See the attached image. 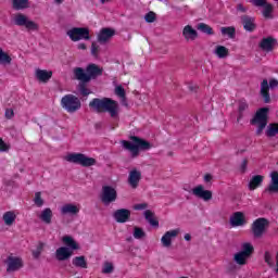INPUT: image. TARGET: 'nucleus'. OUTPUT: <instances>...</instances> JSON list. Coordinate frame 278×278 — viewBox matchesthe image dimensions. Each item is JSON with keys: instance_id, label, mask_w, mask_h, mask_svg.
Here are the masks:
<instances>
[{"instance_id": "obj_7", "label": "nucleus", "mask_w": 278, "mask_h": 278, "mask_svg": "<svg viewBox=\"0 0 278 278\" xmlns=\"http://www.w3.org/2000/svg\"><path fill=\"white\" fill-rule=\"evenodd\" d=\"M67 162H71L72 164H79L80 166H84L85 168H88L90 166H94L97 164V160L94 157L87 156L84 153H72L66 156Z\"/></svg>"}, {"instance_id": "obj_43", "label": "nucleus", "mask_w": 278, "mask_h": 278, "mask_svg": "<svg viewBox=\"0 0 278 278\" xmlns=\"http://www.w3.org/2000/svg\"><path fill=\"white\" fill-rule=\"evenodd\" d=\"M34 203L37 207H42V205H45V200H42L40 191L35 193Z\"/></svg>"}, {"instance_id": "obj_54", "label": "nucleus", "mask_w": 278, "mask_h": 278, "mask_svg": "<svg viewBox=\"0 0 278 278\" xmlns=\"http://www.w3.org/2000/svg\"><path fill=\"white\" fill-rule=\"evenodd\" d=\"M237 10L239 11V12H247V8H244V5H242V3H239L238 5H237Z\"/></svg>"}, {"instance_id": "obj_3", "label": "nucleus", "mask_w": 278, "mask_h": 278, "mask_svg": "<svg viewBox=\"0 0 278 278\" xmlns=\"http://www.w3.org/2000/svg\"><path fill=\"white\" fill-rule=\"evenodd\" d=\"M129 139L131 141L122 140L121 144L123 149L130 151L131 157H138L140 155V151H149V149H153V144H151V142L138 136H130Z\"/></svg>"}, {"instance_id": "obj_25", "label": "nucleus", "mask_w": 278, "mask_h": 278, "mask_svg": "<svg viewBox=\"0 0 278 278\" xmlns=\"http://www.w3.org/2000/svg\"><path fill=\"white\" fill-rule=\"evenodd\" d=\"M182 36L185 38V40H195L199 38V33H197V30L194 28H192V26L187 25L184 27L182 29Z\"/></svg>"}, {"instance_id": "obj_22", "label": "nucleus", "mask_w": 278, "mask_h": 278, "mask_svg": "<svg viewBox=\"0 0 278 278\" xmlns=\"http://www.w3.org/2000/svg\"><path fill=\"white\" fill-rule=\"evenodd\" d=\"M35 77L38 79L41 84H47L49 79L53 77V72L52 71H47V70H36L35 72Z\"/></svg>"}, {"instance_id": "obj_32", "label": "nucleus", "mask_w": 278, "mask_h": 278, "mask_svg": "<svg viewBox=\"0 0 278 278\" xmlns=\"http://www.w3.org/2000/svg\"><path fill=\"white\" fill-rule=\"evenodd\" d=\"M144 218L152 227H160V222L155 219V214L151 210L144 211Z\"/></svg>"}, {"instance_id": "obj_35", "label": "nucleus", "mask_w": 278, "mask_h": 278, "mask_svg": "<svg viewBox=\"0 0 278 278\" xmlns=\"http://www.w3.org/2000/svg\"><path fill=\"white\" fill-rule=\"evenodd\" d=\"M215 55L220 60L227 58L229 55V49L225 46H217L214 51Z\"/></svg>"}, {"instance_id": "obj_12", "label": "nucleus", "mask_w": 278, "mask_h": 278, "mask_svg": "<svg viewBox=\"0 0 278 278\" xmlns=\"http://www.w3.org/2000/svg\"><path fill=\"white\" fill-rule=\"evenodd\" d=\"M118 199V193L116 189L112 186H103L102 193H101V202L103 205H110V203H114Z\"/></svg>"}, {"instance_id": "obj_41", "label": "nucleus", "mask_w": 278, "mask_h": 278, "mask_svg": "<svg viewBox=\"0 0 278 278\" xmlns=\"http://www.w3.org/2000/svg\"><path fill=\"white\" fill-rule=\"evenodd\" d=\"M134 238H136V240H142V238H147V232H144V230L140 227H135Z\"/></svg>"}, {"instance_id": "obj_39", "label": "nucleus", "mask_w": 278, "mask_h": 278, "mask_svg": "<svg viewBox=\"0 0 278 278\" xmlns=\"http://www.w3.org/2000/svg\"><path fill=\"white\" fill-rule=\"evenodd\" d=\"M198 29L202 31V34H206L207 36H214V29L205 23L198 24Z\"/></svg>"}, {"instance_id": "obj_18", "label": "nucleus", "mask_w": 278, "mask_h": 278, "mask_svg": "<svg viewBox=\"0 0 278 278\" xmlns=\"http://www.w3.org/2000/svg\"><path fill=\"white\" fill-rule=\"evenodd\" d=\"M113 36H116V30L114 28H102L98 35V42L105 45Z\"/></svg>"}, {"instance_id": "obj_53", "label": "nucleus", "mask_w": 278, "mask_h": 278, "mask_svg": "<svg viewBox=\"0 0 278 278\" xmlns=\"http://www.w3.org/2000/svg\"><path fill=\"white\" fill-rule=\"evenodd\" d=\"M119 99H121L122 105H124L125 108H129V104L127 103V94Z\"/></svg>"}, {"instance_id": "obj_17", "label": "nucleus", "mask_w": 278, "mask_h": 278, "mask_svg": "<svg viewBox=\"0 0 278 278\" xmlns=\"http://www.w3.org/2000/svg\"><path fill=\"white\" fill-rule=\"evenodd\" d=\"M73 257V251L70 248L61 247L55 251V260L58 262H66V260H71Z\"/></svg>"}, {"instance_id": "obj_24", "label": "nucleus", "mask_w": 278, "mask_h": 278, "mask_svg": "<svg viewBox=\"0 0 278 278\" xmlns=\"http://www.w3.org/2000/svg\"><path fill=\"white\" fill-rule=\"evenodd\" d=\"M62 242L65 244V249H70V251H79V243H77L72 236L62 237Z\"/></svg>"}, {"instance_id": "obj_56", "label": "nucleus", "mask_w": 278, "mask_h": 278, "mask_svg": "<svg viewBox=\"0 0 278 278\" xmlns=\"http://www.w3.org/2000/svg\"><path fill=\"white\" fill-rule=\"evenodd\" d=\"M198 86H194V85H190L189 86V90H190V92H197V90H198Z\"/></svg>"}, {"instance_id": "obj_57", "label": "nucleus", "mask_w": 278, "mask_h": 278, "mask_svg": "<svg viewBox=\"0 0 278 278\" xmlns=\"http://www.w3.org/2000/svg\"><path fill=\"white\" fill-rule=\"evenodd\" d=\"M204 181H206V184L210 182V181H212V176H211L210 174H206V175L204 176Z\"/></svg>"}, {"instance_id": "obj_52", "label": "nucleus", "mask_w": 278, "mask_h": 278, "mask_svg": "<svg viewBox=\"0 0 278 278\" xmlns=\"http://www.w3.org/2000/svg\"><path fill=\"white\" fill-rule=\"evenodd\" d=\"M10 149V147L7 144L5 141H3V139H0V151H8Z\"/></svg>"}, {"instance_id": "obj_40", "label": "nucleus", "mask_w": 278, "mask_h": 278, "mask_svg": "<svg viewBox=\"0 0 278 278\" xmlns=\"http://www.w3.org/2000/svg\"><path fill=\"white\" fill-rule=\"evenodd\" d=\"M220 31L223 36H228V38H236V27L233 26H228V27H222Z\"/></svg>"}, {"instance_id": "obj_46", "label": "nucleus", "mask_w": 278, "mask_h": 278, "mask_svg": "<svg viewBox=\"0 0 278 278\" xmlns=\"http://www.w3.org/2000/svg\"><path fill=\"white\" fill-rule=\"evenodd\" d=\"M115 94H116V97H118L119 99H121L122 97H125V96H126L125 88H123L121 85H118V86L115 88Z\"/></svg>"}, {"instance_id": "obj_2", "label": "nucleus", "mask_w": 278, "mask_h": 278, "mask_svg": "<svg viewBox=\"0 0 278 278\" xmlns=\"http://www.w3.org/2000/svg\"><path fill=\"white\" fill-rule=\"evenodd\" d=\"M89 108L97 112V114H103V112H109L111 118H118V102L112 100L111 98H94L90 103Z\"/></svg>"}, {"instance_id": "obj_61", "label": "nucleus", "mask_w": 278, "mask_h": 278, "mask_svg": "<svg viewBox=\"0 0 278 278\" xmlns=\"http://www.w3.org/2000/svg\"><path fill=\"white\" fill-rule=\"evenodd\" d=\"M64 0H55L56 3H62Z\"/></svg>"}, {"instance_id": "obj_9", "label": "nucleus", "mask_w": 278, "mask_h": 278, "mask_svg": "<svg viewBox=\"0 0 278 278\" xmlns=\"http://www.w3.org/2000/svg\"><path fill=\"white\" fill-rule=\"evenodd\" d=\"M14 24L18 27H26L28 31H38L39 26L36 22L26 17L25 14L18 13L14 17Z\"/></svg>"}, {"instance_id": "obj_11", "label": "nucleus", "mask_w": 278, "mask_h": 278, "mask_svg": "<svg viewBox=\"0 0 278 278\" xmlns=\"http://www.w3.org/2000/svg\"><path fill=\"white\" fill-rule=\"evenodd\" d=\"M274 88H278L277 79H270L269 85L268 79H263V81L261 83V97H263L264 103H270V93L268 91L270 89L274 90Z\"/></svg>"}, {"instance_id": "obj_60", "label": "nucleus", "mask_w": 278, "mask_h": 278, "mask_svg": "<svg viewBox=\"0 0 278 278\" xmlns=\"http://www.w3.org/2000/svg\"><path fill=\"white\" fill-rule=\"evenodd\" d=\"M101 1V3H108V2H110L111 0H100Z\"/></svg>"}, {"instance_id": "obj_34", "label": "nucleus", "mask_w": 278, "mask_h": 278, "mask_svg": "<svg viewBox=\"0 0 278 278\" xmlns=\"http://www.w3.org/2000/svg\"><path fill=\"white\" fill-rule=\"evenodd\" d=\"M73 266L76 268H88V262H86V256H76L72 261Z\"/></svg>"}, {"instance_id": "obj_21", "label": "nucleus", "mask_w": 278, "mask_h": 278, "mask_svg": "<svg viewBox=\"0 0 278 278\" xmlns=\"http://www.w3.org/2000/svg\"><path fill=\"white\" fill-rule=\"evenodd\" d=\"M241 23L245 31H255V29H257V24H255V17L242 15Z\"/></svg>"}, {"instance_id": "obj_8", "label": "nucleus", "mask_w": 278, "mask_h": 278, "mask_svg": "<svg viewBox=\"0 0 278 278\" xmlns=\"http://www.w3.org/2000/svg\"><path fill=\"white\" fill-rule=\"evenodd\" d=\"M73 42H79V40H88L90 38V29L86 27H74L67 31Z\"/></svg>"}, {"instance_id": "obj_49", "label": "nucleus", "mask_w": 278, "mask_h": 278, "mask_svg": "<svg viewBox=\"0 0 278 278\" xmlns=\"http://www.w3.org/2000/svg\"><path fill=\"white\" fill-rule=\"evenodd\" d=\"M91 55H93L94 58L99 55V46L97 45V42L91 43Z\"/></svg>"}, {"instance_id": "obj_44", "label": "nucleus", "mask_w": 278, "mask_h": 278, "mask_svg": "<svg viewBox=\"0 0 278 278\" xmlns=\"http://www.w3.org/2000/svg\"><path fill=\"white\" fill-rule=\"evenodd\" d=\"M157 18V15L155 12L150 11L144 15L146 23H155V20Z\"/></svg>"}, {"instance_id": "obj_4", "label": "nucleus", "mask_w": 278, "mask_h": 278, "mask_svg": "<svg viewBox=\"0 0 278 278\" xmlns=\"http://www.w3.org/2000/svg\"><path fill=\"white\" fill-rule=\"evenodd\" d=\"M268 108H261L256 111L253 118L250 121V125L256 128V136H262L266 125H268Z\"/></svg>"}, {"instance_id": "obj_20", "label": "nucleus", "mask_w": 278, "mask_h": 278, "mask_svg": "<svg viewBox=\"0 0 278 278\" xmlns=\"http://www.w3.org/2000/svg\"><path fill=\"white\" fill-rule=\"evenodd\" d=\"M271 181L264 190L265 194H278V172L270 173Z\"/></svg>"}, {"instance_id": "obj_13", "label": "nucleus", "mask_w": 278, "mask_h": 278, "mask_svg": "<svg viewBox=\"0 0 278 278\" xmlns=\"http://www.w3.org/2000/svg\"><path fill=\"white\" fill-rule=\"evenodd\" d=\"M4 264L7 265V273L9 274L16 273L24 266L23 258L14 256L13 254H10L7 260H4Z\"/></svg>"}, {"instance_id": "obj_10", "label": "nucleus", "mask_w": 278, "mask_h": 278, "mask_svg": "<svg viewBox=\"0 0 278 278\" xmlns=\"http://www.w3.org/2000/svg\"><path fill=\"white\" fill-rule=\"evenodd\" d=\"M270 222L264 217H260L252 224V233L254 238H262L266 233V228L269 227Z\"/></svg>"}, {"instance_id": "obj_15", "label": "nucleus", "mask_w": 278, "mask_h": 278, "mask_svg": "<svg viewBox=\"0 0 278 278\" xmlns=\"http://www.w3.org/2000/svg\"><path fill=\"white\" fill-rule=\"evenodd\" d=\"M192 194L198 199H202L203 201H212V191L205 190L203 185H199L198 187L193 188Z\"/></svg>"}, {"instance_id": "obj_33", "label": "nucleus", "mask_w": 278, "mask_h": 278, "mask_svg": "<svg viewBox=\"0 0 278 278\" xmlns=\"http://www.w3.org/2000/svg\"><path fill=\"white\" fill-rule=\"evenodd\" d=\"M13 10H27L29 8V0H13L12 1Z\"/></svg>"}, {"instance_id": "obj_55", "label": "nucleus", "mask_w": 278, "mask_h": 278, "mask_svg": "<svg viewBox=\"0 0 278 278\" xmlns=\"http://www.w3.org/2000/svg\"><path fill=\"white\" fill-rule=\"evenodd\" d=\"M146 207H147V204H137L135 206V210H146Z\"/></svg>"}, {"instance_id": "obj_27", "label": "nucleus", "mask_w": 278, "mask_h": 278, "mask_svg": "<svg viewBox=\"0 0 278 278\" xmlns=\"http://www.w3.org/2000/svg\"><path fill=\"white\" fill-rule=\"evenodd\" d=\"M264 184V176L262 175H255L250 179V182L248 185L249 190H257L260 186Z\"/></svg>"}, {"instance_id": "obj_30", "label": "nucleus", "mask_w": 278, "mask_h": 278, "mask_svg": "<svg viewBox=\"0 0 278 278\" xmlns=\"http://www.w3.org/2000/svg\"><path fill=\"white\" fill-rule=\"evenodd\" d=\"M40 220H42V223H46V225H51V219L53 218V211H51V208H45L41 212V215L39 216Z\"/></svg>"}, {"instance_id": "obj_37", "label": "nucleus", "mask_w": 278, "mask_h": 278, "mask_svg": "<svg viewBox=\"0 0 278 278\" xmlns=\"http://www.w3.org/2000/svg\"><path fill=\"white\" fill-rule=\"evenodd\" d=\"M262 8H263L262 14H263L264 18H273V11L275 10L273 4L267 2Z\"/></svg>"}, {"instance_id": "obj_6", "label": "nucleus", "mask_w": 278, "mask_h": 278, "mask_svg": "<svg viewBox=\"0 0 278 278\" xmlns=\"http://www.w3.org/2000/svg\"><path fill=\"white\" fill-rule=\"evenodd\" d=\"M61 105L63 110H66L70 114H75L77 110H81V101L79 98L73 94H66L61 99Z\"/></svg>"}, {"instance_id": "obj_28", "label": "nucleus", "mask_w": 278, "mask_h": 278, "mask_svg": "<svg viewBox=\"0 0 278 278\" xmlns=\"http://www.w3.org/2000/svg\"><path fill=\"white\" fill-rule=\"evenodd\" d=\"M61 214H71V216H77L79 214V207L75 204H65L61 208Z\"/></svg>"}, {"instance_id": "obj_42", "label": "nucleus", "mask_w": 278, "mask_h": 278, "mask_svg": "<svg viewBox=\"0 0 278 278\" xmlns=\"http://www.w3.org/2000/svg\"><path fill=\"white\" fill-rule=\"evenodd\" d=\"M103 275H112L114 273V264L105 262L102 268Z\"/></svg>"}, {"instance_id": "obj_45", "label": "nucleus", "mask_w": 278, "mask_h": 278, "mask_svg": "<svg viewBox=\"0 0 278 278\" xmlns=\"http://www.w3.org/2000/svg\"><path fill=\"white\" fill-rule=\"evenodd\" d=\"M250 3H252L254 8H264V5L268 3V1L267 0H250Z\"/></svg>"}, {"instance_id": "obj_31", "label": "nucleus", "mask_w": 278, "mask_h": 278, "mask_svg": "<svg viewBox=\"0 0 278 278\" xmlns=\"http://www.w3.org/2000/svg\"><path fill=\"white\" fill-rule=\"evenodd\" d=\"M2 220H4V224L8 225V227H12L16 220V214L12 211H8L3 214Z\"/></svg>"}, {"instance_id": "obj_38", "label": "nucleus", "mask_w": 278, "mask_h": 278, "mask_svg": "<svg viewBox=\"0 0 278 278\" xmlns=\"http://www.w3.org/2000/svg\"><path fill=\"white\" fill-rule=\"evenodd\" d=\"M0 64L3 66L12 64V56L0 48Z\"/></svg>"}, {"instance_id": "obj_50", "label": "nucleus", "mask_w": 278, "mask_h": 278, "mask_svg": "<svg viewBox=\"0 0 278 278\" xmlns=\"http://www.w3.org/2000/svg\"><path fill=\"white\" fill-rule=\"evenodd\" d=\"M247 166H249V160L244 159L240 166L241 173H247Z\"/></svg>"}, {"instance_id": "obj_47", "label": "nucleus", "mask_w": 278, "mask_h": 278, "mask_svg": "<svg viewBox=\"0 0 278 278\" xmlns=\"http://www.w3.org/2000/svg\"><path fill=\"white\" fill-rule=\"evenodd\" d=\"M42 253V244H39L35 251H33V257L38 260Z\"/></svg>"}, {"instance_id": "obj_14", "label": "nucleus", "mask_w": 278, "mask_h": 278, "mask_svg": "<svg viewBox=\"0 0 278 278\" xmlns=\"http://www.w3.org/2000/svg\"><path fill=\"white\" fill-rule=\"evenodd\" d=\"M258 47L261 51H266V53H270L275 50V47H277V39H275V37L273 36L263 38L258 43Z\"/></svg>"}, {"instance_id": "obj_51", "label": "nucleus", "mask_w": 278, "mask_h": 278, "mask_svg": "<svg viewBox=\"0 0 278 278\" xmlns=\"http://www.w3.org/2000/svg\"><path fill=\"white\" fill-rule=\"evenodd\" d=\"M5 118L10 119L14 117V110L12 109H7L4 113Z\"/></svg>"}, {"instance_id": "obj_62", "label": "nucleus", "mask_w": 278, "mask_h": 278, "mask_svg": "<svg viewBox=\"0 0 278 278\" xmlns=\"http://www.w3.org/2000/svg\"><path fill=\"white\" fill-rule=\"evenodd\" d=\"M275 1H278V0H275Z\"/></svg>"}, {"instance_id": "obj_19", "label": "nucleus", "mask_w": 278, "mask_h": 278, "mask_svg": "<svg viewBox=\"0 0 278 278\" xmlns=\"http://www.w3.org/2000/svg\"><path fill=\"white\" fill-rule=\"evenodd\" d=\"M179 228L166 231L164 236L161 238L163 247L168 249V247L173 244V238H177V236H179Z\"/></svg>"}, {"instance_id": "obj_16", "label": "nucleus", "mask_w": 278, "mask_h": 278, "mask_svg": "<svg viewBox=\"0 0 278 278\" xmlns=\"http://www.w3.org/2000/svg\"><path fill=\"white\" fill-rule=\"evenodd\" d=\"M116 223H127L131 218V211L127 208H118L113 213Z\"/></svg>"}, {"instance_id": "obj_23", "label": "nucleus", "mask_w": 278, "mask_h": 278, "mask_svg": "<svg viewBox=\"0 0 278 278\" xmlns=\"http://www.w3.org/2000/svg\"><path fill=\"white\" fill-rule=\"evenodd\" d=\"M140 179H142V173L138 169H132L128 176V184L131 188H138V184H140Z\"/></svg>"}, {"instance_id": "obj_5", "label": "nucleus", "mask_w": 278, "mask_h": 278, "mask_svg": "<svg viewBox=\"0 0 278 278\" xmlns=\"http://www.w3.org/2000/svg\"><path fill=\"white\" fill-rule=\"evenodd\" d=\"M255 253V248L250 242L242 243L241 251L237 252L233 256V262L239 266H245L251 255Z\"/></svg>"}, {"instance_id": "obj_1", "label": "nucleus", "mask_w": 278, "mask_h": 278, "mask_svg": "<svg viewBox=\"0 0 278 278\" xmlns=\"http://www.w3.org/2000/svg\"><path fill=\"white\" fill-rule=\"evenodd\" d=\"M74 79H77V90L80 92L81 97H88L92 91L88 89V84L92 81V79H97V77H101L103 75V68L99 67V65L91 63L87 65L86 70L84 67H75L73 70Z\"/></svg>"}, {"instance_id": "obj_26", "label": "nucleus", "mask_w": 278, "mask_h": 278, "mask_svg": "<svg viewBox=\"0 0 278 278\" xmlns=\"http://www.w3.org/2000/svg\"><path fill=\"white\" fill-rule=\"evenodd\" d=\"M244 213L242 212H236L233 215L230 217V225L232 227H242L244 225Z\"/></svg>"}, {"instance_id": "obj_58", "label": "nucleus", "mask_w": 278, "mask_h": 278, "mask_svg": "<svg viewBox=\"0 0 278 278\" xmlns=\"http://www.w3.org/2000/svg\"><path fill=\"white\" fill-rule=\"evenodd\" d=\"M185 240H186L187 242H190V241L192 240V236H190V233H186V235H185Z\"/></svg>"}, {"instance_id": "obj_29", "label": "nucleus", "mask_w": 278, "mask_h": 278, "mask_svg": "<svg viewBox=\"0 0 278 278\" xmlns=\"http://www.w3.org/2000/svg\"><path fill=\"white\" fill-rule=\"evenodd\" d=\"M238 105L239 116L237 118V123H240V119L244 117V112L249 110V103L247 100H239Z\"/></svg>"}, {"instance_id": "obj_36", "label": "nucleus", "mask_w": 278, "mask_h": 278, "mask_svg": "<svg viewBox=\"0 0 278 278\" xmlns=\"http://www.w3.org/2000/svg\"><path fill=\"white\" fill-rule=\"evenodd\" d=\"M266 136L267 138H275V136H278V123H270L267 126Z\"/></svg>"}, {"instance_id": "obj_48", "label": "nucleus", "mask_w": 278, "mask_h": 278, "mask_svg": "<svg viewBox=\"0 0 278 278\" xmlns=\"http://www.w3.org/2000/svg\"><path fill=\"white\" fill-rule=\"evenodd\" d=\"M264 260L266 264H268V266H273V255L270 254V252H265Z\"/></svg>"}, {"instance_id": "obj_59", "label": "nucleus", "mask_w": 278, "mask_h": 278, "mask_svg": "<svg viewBox=\"0 0 278 278\" xmlns=\"http://www.w3.org/2000/svg\"><path fill=\"white\" fill-rule=\"evenodd\" d=\"M78 49L86 51V43H79Z\"/></svg>"}]
</instances>
